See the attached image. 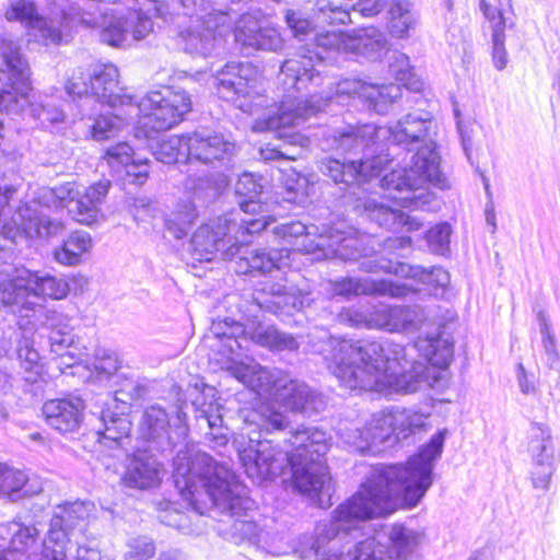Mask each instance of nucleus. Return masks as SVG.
Here are the masks:
<instances>
[{"mask_svg":"<svg viewBox=\"0 0 560 560\" xmlns=\"http://www.w3.org/2000/svg\"><path fill=\"white\" fill-rule=\"evenodd\" d=\"M322 59L318 52L303 50L282 62L278 81L283 95L279 106L273 104L269 107L268 97L258 82L257 69L249 62L231 61L213 70L211 84L221 98L231 102L243 113L258 115L261 110H267L256 120V131L271 130L279 138L292 140L295 135L287 129L316 115L327 105L326 101H318L314 95L311 98L298 95L308 86L317 88L324 83V77L318 69Z\"/></svg>","mask_w":560,"mask_h":560,"instance_id":"1","label":"nucleus"},{"mask_svg":"<svg viewBox=\"0 0 560 560\" xmlns=\"http://www.w3.org/2000/svg\"><path fill=\"white\" fill-rule=\"evenodd\" d=\"M70 292L68 281L47 271L32 270L23 265H0V312L18 316L21 332L16 354L24 381L36 384L42 376L43 365L38 350L34 348V335L48 329V343L51 352L70 347L73 336L66 317L56 310H49L34 300H62Z\"/></svg>","mask_w":560,"mask_h":560,"instance_id":"2","label":"nucleus"},{"mask_svg":"<svg viewBox=\"0 0 560 560\" xmlns=\"http://www.w3.org/2000/svg\"><path fill=\"white\" fill-rule=\"evenodd\" d=\"M436 124L430 112L416 109L404 115L389 127L364 124L352 128V152L371 149L376 152L382 137L411 153L405 167L394 168L380 180L386 198L409 210H433L436 202L428 184L443 187L445 179L440 171V154L436 151Z\"/></svg>","mask_w":560,"mask_h":560,"instance_id":"3","label":"nucleus"},{"mask_svg":"<svg viewBox=\"0 0 560 560\" xmlns=\"http://www.w3.org/2000/svg\"><path fill=\"white\" fill-rule=\"evenodd\" d=\"M283 446L262 439V430L250 427L234 441L240 462L253 481L260 482L291 469L293 485L318 508L331 505V483L324 455L328 451V435L315 427L300 425L291 430Z\"/></svg>","mask_w":560,"mask_h":560,"instance_id":"4","label":"nucleus"},{"mask_svg":"<svg viewBox=\"0 0 560 560\" xmlns=\"http://www.w3.org/2000/svg\"><path fill=\"white\" fill-rule=\"evenodd\" d=\"M454 347L442 335L418 337L407 347L393 341H358L352 345V382L364 389L386 386L395 393L411 394L438 381L433 368L446 369Z\"/></svg>","mask_w":560,"mask_h":560,"instance_id":"5","label":"nucleus"},{"mask_svg":"<svg viewBox=\"0 0 560 560\" xmlns=\"http://www.w3.org/2000/svg\"><path fill=\"white\" fill-rule=\"evenodd\" d=\"M443 444L444 434L439 432L406 465L355 464V474H362L364 481L352 494V535L360 528L354 518L385 516L398 501L409 509L418 505L432 486L434 462L441 456Z\"/></svg>","mask_w":560,"mask_h":560,"instance_id":"6","label":"nucleus"},{"mask_svg":"<svg viewBox=\"0 0 560 560\" xmlns=\"http://www.w3.org/2000/svg\"><path fill=\"white\" fill-rule=\"evenodd\" d=\"M173 479L182 498L189 505H197L209 499L223 513L234 517L233 534L243 539L254 540L258 526L249 517L255 502L247 495L246 488L224 463H218L207 453L179 450L174 458Z\"/></svg>","mask_w":560,"mask_h":560,"instance_id":"7","label":"nucleus"},{"mask_svg":"<svg viewBox=\"0 0 560 560\" xmlns=\"http://www.w3.org/2000/svg\"><path fill=\"white\" fill-rule=\"evenodd\" d=\"M228 372L258 394L280 404L288 410L307 417L324 408L323 396L305 382L292 378L287 372L264 368L258 363L230 361Z\"/></svg>","mask_w":560,"mask_h":560,"instance_id":"8","label":"nucleus"},{"mask_svg":"<svg viewBox=\"0 0 560 560\" xmlns=\"http://www.w3.org/2000/svg\"><path fill=\"white\" fill-rule=\"evenodd\" d=\"M30 69L20 52V47L11 40L0 44V112L19 114L27 106L31 116L42 127L65 120V110L54 97L31 102L28 82Z\"/></svg>","mask_w":560,"mask_h":560,"instance_id":"9","label":"nucleus"},{"mask_svg":"<svg viewBox=\"0 0 560 560\" xmlns=\"http://www.w3.org/2000/svg\"><path fill=\"white\" fill-rule=\"evenodd\" d=\"M265 229V218H238V213L230 212L198 228L190 240L191 255L198 261H211L217 256L232 260L240 252L236 243L244 242L240 234L259 233Z\"/></svg>","mask_w":560,"mask_h":560,"instance_id":"10","label":"nucleus"},{"mask_svg":"<svg viewBox=\"0 0 560 560\" xmlns=\"http://www.w3.org/2000/svg\"><path fill=\"white\" fill-rule=\"evenodd\" d=\"M191 110V98L184 90L164 88L151 91L139 101L132 102L126 115L138 118L136 137L153 138L155 132L168 130L179 124Z\"/></svg>","mask_w":560,"mask_h":560,"instance_id":"11","label":"nucleus"},{"mask_svg":"<svg viewBox=\"0 0 560 560\" xmlns=\"http://www.w3.org/2000/svg\"><path fill=\"white\" fill-rule=\"evenodd\" d=\"M119 72L113 63H92L86 73L81 69L74 71L66 84L67 93L78 98L75 107H91L96 103H105L110 107H130L133 96L124 94L119 85Z\"/></svg>","mask_w":560,"mask_h":560,"instance_id":"12","label":"nucleus"},{"mask_svg":"<svg viewBox=\"0 0 560 560\" xmlns=\"http://www.w3.org/2000/svg\"><path fill=\"white\" fill-rule=\"evenodd\" d=\"M212 332L219 338L223 348L228 352L226 361L222 369L228 371L226 365L230 361L237 362L233 355L244 348L243 342L250 340L255 345L267 348L270 351H295L300 342L292 334L279 330L275 325L262 322H248L241 324L234 320L213 323Z\"/></svg>","mask_w":560,"mask_h":560,"instance_id":"13","label":"nucleus"},{"mask_svg":"<svg viewBox=\"0 0 560 560\" xmlns=\"http://www.w3.org/2000/svg\"><path fill=\"white\" fill-rule=\"evenodd\" d=\"M212 332L219 338L223 348L228 352L226 361L222 369L228 371L226 365L230 361L237 362L233 355L244 348L243 342L250 340L255 345L267 348L270 351H295L300 342L292 334L279 330L275 325L262 322H248L241 324L234 320L213 323Z\"/></svg>","mask_w":560,"mask_h":560,"instance_id":"14","label":"nucleus"},{"mask_svg":"<svg viewBox=\"0 0 560 560\" xmlns=\"http://www.w3.org/2000/svg\"><path fill=\"white\" fill-rule=\"evenodd\" d=\"M428 416L413 409L393 407L373 413L362 427L352 445L362 454L386 442L393 434L406 439L425 427Z\"/></svg>","mask_w":560,"mask_h":560,"instance_id":"15","label":"nucleus"},{"mask_svg":"<svg viewBox=\"0 0 560 560\" xmlns=\"http://www.w3.org/2000/svg\"><path fill=\"white\" fill-rule=\"evenodd\" d=\"M16 190L15 185L8 184L3 177H0V222ZM11 221L13 226L3 224L0 229V234L11 241H15L22 233L30 237L48 238L60 234L65 229L61 221L44 214H35L28 206L20 207L12 215Z\"/></svg>","mask_w":560,"mask_h":560,"instance_id":"16","label":"nucleus"},{"mask_svg":"<svg viewBox=\"0 0 560 560\" xmlns=\"http://www.w3.org/2000/svg\"><path fill=\"white\" fill-rule=\"evenodd\" d=\"M429 319V313L419 305L390 306L375 303L352 313V325L380 328L387 331L412 332L421 329Z\"/></svg>","mask_w":560,"mask_h":560,"instance_id":"17","label":"nucleus"},{"mask_svg":"<svg viewBox=\"0 0 560 560\" xmlns=\"http://www.w3.org/2000/svg\"><path fill=\"white\" fill-rule=\"evenodd\" d=\"M138 431L142 440L153 445V450L162 453L172 451L187 436L186 416L178 410L174 422L171 423L165 409L159 405H152L144 409Z\"/></svg>","mask_w":560,"mask_h":560,"instance_id":"18","label":"nucleus"},{"mask_svg":"<svg viewBox=\"0 0 560 560\" xmlns=\"http://www.w3.org/2000/svg\"><path fill=\"white\" fill-rule=\"evenodd\" d=\"M203 10H188L186 14L196 16L195 24L180 33L184 49L190 55L207 57L217 54L223 43L226 21L233 23L231 12H221L212 18L211 13L202 14Z\"/></svg>","mask_w":560,"mask_h":560,"instance_id":"19","label":"nucleus"},{"mask_svg":"<svg viewBox=\"0 0 560 560\" xmlns=\"http://www.w3.org/2000/svg\"><path fill=\"white\" fill-rule=\"evenodd\" d=\"M86 510L84 503L72 502L57 508L47 537L43 540L40 560H66V547L69 535L75 528L85 526Z\"/></svg>","mask_w":560,"mask_h":560,"instance_id":"20","label":"nucleus"},{"mask_svg":"<svg viewBox=\"0 0 560 560\" xmlns=\"http://www.w3.org/2000/svg\"><path fill=\"white\" fill-rule=\"evenodd\" d=\"M186 150L189 166L200 163L213 168L225 167L235 154V143L221 133L200 129L186 133Z\"/></svg>","mask_w":560,"mask_h":560,"instance_id":"21","label":"nucleus"},{"mask_svg":"<svg viewBox=\"0 0 560 560\" xmlns=\"http://www.w3.org/2000/svg\"><path fill=\"white\" fill-rule=\"evenodd\" d=\"M0 560H40L43 542L34 525L12 521L0 525Z\"/></svg>","mask_w":560,"mask_h":560,"instance_id":"22","label":"nucleus"},{"mask_svg":"<svg viewBox=\"0 0 560 560\" xmlns=\"http://www.w3.org/2000/svg\"><path fill=\"white\" fill-rule=\"evenodd\" d=\"M255 233H247L244 236L240 234L241 240L244 242L236 243L240 252L235 254L234 270L241 275H265L273 270H282L290 266V250L287 248H258L248 249V236Z\"/></svg>","mask_w":560,"mask_h":560,"instance_id":"23","label":"nucleus"},{"mask_svg":"<svg viewBox=\"0 0 560 560\" xmlns=\"http://www.w3.org/2000/svg\"><path fill=\"white\" fill-rule=\"evenodd\" d=\"M103 160L113 177L135 185H142L149 176V162L138 156L127 142H119L105 150Z\"/></svg>","mask_w":560,"mask_h":560,"instance_id":"24","label":"nucleus"},{"mask_svg":"<svg viewBox=\"0 0 560 560\" xmlns=\"http://www.w3.org/2000/svg\"><path fill=\"white\" fill-rule=\"evenodd\" d=\"M234 39L243 47L255 50L278 51L284 40L273 26H261L256 18L243 13L235 22Z\"/></svg>","mask_w":560,"mask_h":560,"instance_id":"25","label":"nucleus"},{"mask_svg":"<svg viewBox=\"0 0 560 560\" xmlns=\"http://www.w3.org/2000/svg\"><path fill=\"white\" fill-rule=\"evenodd\" d=\"M261 292L269 298L260 300L256 299L258 306L269 313L292 314L295 311H302L311 305L312 299L310 292L293 285L280 282H267L264 284Z\"/></svg>","mask_w":560,"mask_h":560,"instance_id":"26","label":"nucleus"},{"mask_svg":"<svg viewBox=\"0 0 560 560\" xmlns=\"http://www.w3.org/2000/svg\"><path fill=\"white\" fill-rule=\"evenodd\" d=\"M85 405L78 396L49 399L44 402L42 412L46 423L54 430L66 434L77 431L83 421Z\"/></svg>","mask_w":560,"mask_h":560,"instance_id":"27","label":"nucleus"},{"mask_svg":"<svg viewBox=\"0 0 560 560\" xmlns=\"http://www.w3.org/2000/svg\"><path fill=\"white\" fill-rule=\"evenodd\" d=\"M400 84H371L352 79V106L362 105L378 114H385L389 105L402 97Z\"/></svg>","mask_w":560,"mask_h":560,"instance_id":"28","label":"nucleus"},{"mask_svg":"<svg viewBox=\"0 0 560 560\" xmlns=\"http://www.w3.org/2000/svg\"><path fill=\"white\" fill-rule=\"evenodd\" d=\"M161 464L149 451H137L130 458L122 481L127 487L148 489L160 481Z\"/></svg>","mask_w":560,"mask_h":560,"instance_id":"29","label":"nucleus"},{"mask_svg":"<svg viewBox=\"0 0 560 560\" xmlns=\"http://www.w3.org/2000/svg\"><path fill=\"white\" fill-rule=\"evenodd\" d=\"M235 191L241 198H244L240 200V211L237 212L238 218H265L268 226L270 221L265 214H262V203L260 201L262 185L256 179V177L250 173H244L241 175L235 185Z\"/></svg>","mask_w":560,"mask_h":560,"instance_id":"30","label":"nucleus"},{"mask_svg":"<svg viewBox=\"0 0 560 560\" xmlns=\"http://www.w3.org/2000/svg\"><path fill=\"white\" fill-rule=\"evenodd\" d=\"M101 422L102 428L96 431L98 442L109 448L124 447L131 431V422L128 417L114 413L107 408L101 412Z\"/></svg>","mask_w":560,"mask_h":560,"instance_id":"31","label":"nucleus"},{"mask_svg":"<svg viewBox=\"0 0 560 560\" xmlns=\"http://www.w3.org/2000/svg\"><path fill=\"white\" fill-rule=\"evenodd\" d=\"M42 487L22 470L0 465V494L11 501L38 493Z\"/></svg>","mask_w":560,"mask_h":560,"instance_id":"32","label":"nucleus"},{"mask_svg":"<svg viewBox=\"0 0 560 560\" xmlns=\"http://www.w3.org/2000/svg\"><path fill=\"white\" fill-rule=\"evenodd\" d=\"M418 23L412 4L407 0H394L387 5V28L393 37L406 39L410 37Z\"/></svg>","mask_w":560,"mask_h":560,"instance_id":"33","label":"nucleus"},{"mask_svg":"<svg viewBox=\"0 0 560 560\" xmlns=\"http://www.w3.org/2000/svg\"><path fill=\"white\" fill-rule=\"evenodd\" d=\"M110 187L109 180H100L89 188L73 202L72 211H77L78 221L84 224L94 222Z\"/></svg>","mask_w":560,"mask_h":560,"instance_id":"34","label":"nucleus"},{"mask_svg":"<svg viewBox=\"0 0 560 560\" xmlns=\"http://www.w3.org/2000/svg\"><path fill=\"white\" fill-rule=\"evenodd\" d=\"M386 36L377 27L369 26L352 30V55L376 60L386 49Z\"/></svg>","mask_w":560,"mask_h":560,"instance_id":"35","label":"nucleus"},{"mask_svg":"<svg viewBox=\"0 0 560 560\" xmlns=\"http://www.w3.org/2000/svg\"><path fill=\"white\" fill-rule=\"evenodd\" d=\"M485 18L490 23L492 28V60L497 70L502 71L508 65V54L504 47L505 27L513 25L512 15H500V11L489 9L483 3Z\"/></svg>","mask_w":560,"mask_h":560,"instance_id":"36","label":"nucleus"},{"mask_svg":"<svg viewBox=\"0 0 560 560\" xmlns=\"http://www.w3.org/2000/svg\"><path fill=\"white\" fill-rule=\"evenodd\" d=\"M92 245L88 232L74 231L54 249V258L60 265L77 266L82 261V256L91 250Z\"/></svg>","mask_w":560,"mask_h":560,"instance_id":"37","label":"nucleus"},{"mask_svg":"<svg viewBox=\"0 0 560 560\" xmlns=\"http://www.w3.org/2000/svg\"><path fill=\"white\" fill-rule=\"evenodd\" d=\"M91 107H77L81 114V119L88 118L91 121L89 128L94 140L102 141L114 137L120 129H122L128 120H131L128 116L121 117L119 114H100L97 117H93L90 110Z\"/></svg>","mask_w":560,"mask_h":560,"instance_id":"38","label":"nucleus"},{"mask_svg":"<svg viewBox=\"0 0 560 560\" xmlns=\"http://www.w3.org/2000/svg\"><path fill=\"white\" fill-rule=\"evenodd\" d=\"M528 438V452L533 464L552 463L553 447L550 429L542 423L533 422Z\"/></svg>","mask_w":560,"mask_h":560,"instance_id":"39","label":"nucleus"},{"mask_svg":"<svg viewBox=\"0 0 560 560\" xmlns=\"http://www.w3.org/2000/svg\"><path fill=\"white\" fill-rule=\"evenodd\" d=\"M152 153L158 161L164 164L183 163L189 166L186 133L161 139L155 145H152Z\"/></svg>","mask_w":560,"mask_h":560,"instance_id":"40","label":"nucleus"},{"mask_svg":"<svg viewBox=\"0 0 560 560\" xmlns=\"http://www.w3.org/2000/svg\"><path fill=\"white\" fill-rule=\"evenodd\" d=\"M330 358L328 369L347 385L350 382V341L332 337L329 341Z\"/></svg>","mask_w":560,"mask_h":560,"instance_id":"41","label":"nucleus"},{"mask_svg":"<svg viewBox=\"0 0 560 560\" xmlns=\"http://www.w3.org/2000/svg\"><path fill=\"white\" fill-rule=\"evenodd\" d=\"M388 72L407 90L419 92L423 83L411 71L409 57L398 50L390 51L388 57Z\"/></svg>","mask_w":560,"mask_h":560,"instance_id":"42","label":"nucleus"},{"mask_svg":"<svg viewBox=\"0 0 560 560\" xmlns=\"http://www.w3.org/2000/svg\"><path fill=\"white\" fill-rule=\"evenodd\" d=\"M395 273L417 279L418 281L435 288H444L450 282L448 272L442 267L424 268L399 264L394 268Z\"/></svg>","mask_w":560,"mask_h":560,"instance_id":"43","label":"nucleus"},{"mask_svg":"<svg viewBox=\"0 0 560 560\" xmlns=\"http://www.w3.org/2000/svg\"><path fill=\"white\" fill-rule=\"evenodd\" d=\"M197 218L192 202L179 203L177 209L165 218V228L176 240L185 237Z\"/></svg>","mask_w":560,"mask_h":560,"instance_id":"44","label":"nucleus"},{"mask_svg":"<svg viewBox=\"0 0 560 560\" xmlns=\"http://www.w3.org/2000/svg\"><path fill=\"white\" fill-rule=\"evenodd\" d=\"M192 405L196 407V411L199 412L196 417L205 420L210 429L207 438L213 444V447L226 445L229 441L228 428L222 425V416L213 413V405L200 404L198 398L192 401Z\"/></svg>","mask_w":560,"mask_h":560,"instance_id":"45","label":"nucleus"},{"mask_svg":"<svg viewBox=\"0 0 560 560\" xmlns=\"http://www.w3.org/2000/svg\"><path fill=\"white\" fill-rule=\"evenodd\" d=\"M318 22L330 25H345L350 22V10L347 5L334 0H317L313 9Z\"/></svg>","mask_w":560,"mask_h":560,"instance_id":"46","label":"nucleus"},{"mask_svg":"<svg viewBox=\"0 0 560 560\" xmlns=\"http://www.w3.org/2000/svg\"><path fill=\"white\" fill-rule=\"evenodd\" d=\"M393 551L397 558H407L421 540V535L402 525H393L389 534Z\"/></svg>","mask_w":560,"mask_h":560,"instance_id":"47","label":"nucleus"},{"mask_svg":"<svg viewBox=\"0 0 560 560\" xmlns=\"http://www.w3.org/2000/svg\"><path fill=\"white\" fill-rule=\"evenodd\" d=\"M409 289L406 284H399L387 280H370L364 278L354 282L352 280V293H380L387 294L393 298H401L408 294Z\"/></svg>","mask_w":560,"mask_h":560,"instance_id":"48","label":"nucleus"},{"mask_svg":"<svg viewBox=\"0 0 560 560\" xmlns=\"http://www.w3.org/2000/svg\"><path fill=\"white\" fill-rule=\"evenodd\" d=\"M317 228L314 225L307 226L301 221H287L273 228V233L282 238L289 245L295 246L301 240V245L305 246V240L315 234Z\"/></svg>","mask_w":560,"mask_h":560,"instance_id":"49","label":"nucleus"},{"mask_svg":"<svg viewBox=\"0 0 560 560\" xmlns=\"http://www.w3.org/2000/svg\"><path fill=\"white\" fill-rule=\"evenodd\" d=\"M352 556V560H393L392 552L374 537L359 541Z\"/></svg>","mask_w":560,"mask_h":560,"instance_id":"50","label":"nucleus"},{"mask_svg":"<svg viewBox=\"0 0 560 560\" xmlns=\"http://www.w3.org/2000/svg\"><path fill=\"white\" fill-rule=\"evenodd\" d=\"M126 560H149L155 555V544L148 536L130 537L126 542Z\"/></svg>","mask_w":560,"mask_h":560,"instance_id":"51","label":"nucleus"},{"mask_svg":"<svg viewBox=\"0 0 560 560\" xmlns=\"http://www.w3.org/2000/svg\"><path fill=\"white\" fill-rule=\"evenodd\" d=\"M452 230L448 223H439L430 229L425 234L429 249L439 255H445L450 252V236Z\"/></svg>","mask_w":560,"mask_h":560,"instance_id":"52","label":"nucleus"},{"mask_svg":"<svg viewBox=\"0 0 560 560\" xmlns=\"http://www.w3.org/2000/svg\"><path fill=\"white\" fill-rule=\"evenodd\" d=\"M93 364L100 376L108 377L119 369L120 361L115 351L100 348L95 351Z\"/></svg>","mask_w":560,"mask_h":560,"instance_id":"53","label":"nucleus"},{"mask_svg":"<svg viewBox=\"0 0 560 560\" xmlns=\"http://www.w3.org/2000/svg\"><path fill=\"white\" fill-rule=\"evenodd\" d=\"M325 246H327L330 249L331 254L336 258H339L342 261L350 260V238L345 233L332 236L330 237L329 241L320 236L319 242L316 244V247Z\"/></svg>","mask_w":560,"mask_h":560,"instance_id":"54","label":"nucleus"},{"mask_svg":"<svg viewBox=\"0 0 560 560\" xmlns=\"http://www.w3.org/2000/svg\"><path fill=\"white\" fill-rule=\"evenodd\" d=\"M383 158L381 155H373L371 159H361L358 164L352 160V172L362 176L365 180L373 177H378L382 171Z\"/></svg>","mask_w":560,"mask_h":560,"instance_id":"55","label":"nucleus"},{"mask_svg":"<svg viewBox=\"0 0 560 560\" xmlns=\"http://www.w3.org/2000/svg\"><path fill=\"white\" fill-rule=\"evenodd\" d=\"M288 197L285 198L288 201L296 202L302 201L304 197L310 195V185L306 177L293 173L285 182Z\"/></svg>","mask_w":560,"mask_h":560,"instance_id":"56","label":"nucleus"},{"mask_svg":"<svg viewBox=\"0 0 560 560\" xmlns=\"http://www.w3.org/2000/svg\"><path fill=\"white\" fill-rule=\"evenodd\" d=\"M348 168L349 166L345 163L331 158L324 159L319 163V170L325 176L330 177L335 184H345L346 186H348L346 180Z\"/></svg>","mask_w":560,"mask_h":560,"instance_id":"57","label":"nucleus"},{"mask_svg":"<svg viewBox=\"0 0 560 560\" xmlns=\"http://www.w3.org/2000/svg\"><path fill=\"white\" fill-rule=\"evenodd\" d=\"M540 332L542 336V346L547 354V362L552 366L558 360L559 354L557 351L556 338L551 332L547 318L542 313L539 314Z\"/></svg>","mask_w":560,"mask_h":560,"instance_id":"58","label":"nucleus"},{"mask_svg":"<svg viewBox=\"0 0 560 560\" xmlns=\"http://www.w3.org/2000/svg\"><path fill=\"white\" fill-rule=\"evenodd\" d=\"M285 23L295 37L305 36L312 31V23L301 12L287 10Z\"/></svg>","mask_w":560,"mask_h":560,"instance_id":"59","label":"nucleus"},{"mask_svg":"<svg viewBox=\"0 0 560 560\" xmlns=\"http://www.w3.org/2000/svg\"><path fill=\"white\" fill-rule=\"evenodd\" d=\"M350 35L347 32H327L317 37V45L325 49L346 50Z\"/></svg>","mask_w":560,"mask_h":560,"instance_id":"60","label":"nucleus"},{"mask_svg":"<svg viewBox=\"0 0 560 560\" xmlns=\"http://www.w3.org/2000/svg\"><path fill=\"white\" fill-rule=\"evenodd\" d=\"M387 5L386 0H355L352 2V12L362 18H372L383 12Z\"/></svg>","mask_w":560,"mask_h":560,"instance_id":"61","label":"nucleus"},{"mask_svg":"<svg viewBox=\"0 0 560 560\" xmlns=\"http://www.w3.org/2000/svg\"><path fill=\"white\" fill-rule=\"evenodd\" d=\"M553 472L552 463L533 464L532 481L536 489L547 490Z\"/></svg>","mask_w":560,"mask_h":560,"instance_id":"62","label":"nucleus"},{"mask_svg":"<svg viewBox=\"0 0 560 560\" xmlns=\"http://www.w3.org/2000/svg\"><path fill=\"white\" fill-rule=\"evenodd\" d=\"M387 215L392 218L394 225L402 226L408 232L417 231L422 226V221L418 217L401 211L390 210Z\"/></svg>","mask_w":560,"mask_h":560,"instance_id":"63","label":"nucleus"},{"mask_svg":"<svg viewBox=\"0 0 560 560\" xmlns=\"http://www.w3.org/2000/svg\"><path fill=\"white\" fill-rule=\"evenodd\" d=\"M516 380L522 394L537 395L538 387L535 383V377L527 374L523 363H518L516 366Z\"/></svg>","mask_w":560,"mask_h":560,"instance_id":"64","label":"nucleus"}]
</instances>
